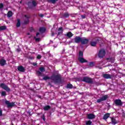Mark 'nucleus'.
<instances>
[{
  "mask_svg": "<svg viewBox=\"0 0 125 125\" xmlns=\"http://www.w3.org/2000/svg\"><path fill=\"white\" fill-rule=\"evenodd\" d=\"M51 80L55 83H61V76L59 74L57 75L53 74L51 77Z\"/></svg>",
  "mask_w": 125,
  "mask_h": 125,
  "instance_id": "obj_1",
  "label": "nucleus"
},
{
  "mask_svg": "<svg viewBox=\"0 0 125 125\" xmlns=\"http://www.w3.org/2000/svg\"><path fill=\"white\" fill-rule=\"evenodd\" d=\"M106 54V51L104 49H101L98 52V56L99 58H103Z\"/></svg>",
  "mask_w": 125,
  "mask_h": 125,
  "instance_id": "obj_2",
  "label": "nucleus"
},
{
  "mask_svg": "<svg viewBox=\"0 0 125 125\" xmlns=\"http://www.w3.org/2000/svg\"><path fill=\"white\" fill-rule=\"evenodd\" d=\"M82 82H84L87 83H93L92 79L87 77H84L82 80Z\"/></svg>",
  "mask_w": 125,
  "mask_h": 125,
  "instance_id": "obj_3",
  "label": "nucleus"
},
{
  "mask_svg": "<svg viewBox=\"0 0 125 125\" xmlns=\"http://www.w3.org/2000/svg\"><path fill=\"white\" fill-rule=\"evenodd\" d=\"M0 87H1V88H2V89H4L6 91H7V92H9V91H10V88L8 87L7 85L5 83H1L0 84Z\"/></svg>",
  "mask_w": 125,
  "mask_h": 125,
  "instance_id": "obj_4",
  "label": "nucleus"
},
{
  "mask_svg": "<svg viewBox=\"0 0 125 125\" xmlns=\"http://www.w3.org/2000/svg\"><path fill=\"white\" fill-rule=\"evenodd\" d=\"M82 40V38L80 36H76L74 39L72 40V42H75V43H80Z\"/></svg>",
  "mask_w": 125,
  "mask_h": 125,
  "instance_id": "obj_5",
  "label": "nucleus"
},
{
  "mask_svg": "<svg viewBox=\"0 0 125 125\" xmlns=\"http://www.w3.org/2000/svg\"><path fill=\"white\" fill-rule=\"evenodd\" d=\"M108 99V96L107 95H105L104 96H103L102 98L100 99H98L97 100V103H100L102 102V101H105V100H107Z\"/></svg>",
  "mask_w": 125,
  "mask_h": 125,
  "instance_id": "obj_6",
  "label": "nucleus"
},
{
  "mask_svg": "<svg viewBox=\"0 0 125 125\" xmlns=\"http://www.w3.org/2000/svg\"><path fill=\"white\" fill-rule=\"evenodd\" d=\"M88 42H89V40L86 38H81V44H87Z\"/></svg>",
  "mask_w": 125,
  "mask_h": 125,
  "instance_id": "obj_7",
  "label": "nucleus"
},
{
  "mask_svg": "<svg viewBox=\"0 0 125 125\" xmlns=\"http://www.w3.org/2000/svg\"><path fill=\"white\" fill-rule=\"evenodd\" d=\"M114 103L115 104V106H123V103L122 101L120 99H116L114 101Z\"/></svg>",
  "mask_w": 125,
  "mask_h": 125,
  "instance_id": "obj_8",
  "label": "nucleus"
},
{
  "mask_svg": "<svg viewBox=\"0 0 125 125\" xmlns=\"http://www.w3.org/2000/svg\"><path fill=\"white\" fill-rule=\"evenodd\" d=\"M5 104L7 105L8 108H10V107H14L15 106V104L14 102L10 103L8 101H6L5 102Z\"/></svg>",
  "mask_w": 125,
  "mask_h": 125,
  "instance_id": "obj_9",
  "label": "nucleus"
},
{
  "mask_svg": "<svg viewBox=\"0 0 125 125\" xmlns=\"http://www.w3.org/2000/svg\"><path fill=\"white\" fill-rule=\"evenodd\" d=\"M95 40V41H91L90 42V45L91 46H96V45L97 44V42H99V39L98 38H96Z\"/></svg>",
  "mask_w": 125,
  "mask_h": 125,
  "instance_id": "obj_10",
  "label": "nucleus"
},
{
  "mask_svg": "<svg viewBox=\"0 0 125 125\" xmlns=\"http://www.w3.org/2000/svg\"><path fill=\"white\" fill-rule=\"evenodd\" d=\"M24 17V24H28V23H29V19L30 18V16L25 15Z\"/></svg>",
  "mask_w": 125,
  "mask_h": 125,
  "instance_id": "obj_11",
  "label": "nucleus"
},
{
  "mask_svg": "<svg viewBox=\"0 0 125 125\" xmlns=\"http://www.w3.org/2000/svg\"><path fill=\"white\" fill-rule=\"evenodd\" d=\"M110 120L111 121V124L112 125H116L118 124V122L116 120V118L115 117H111L110 118Z\"/></svg>",
  "mask_w": 125,
  "mask_h": 125,
  "instance_id": "obj_12",
  "label": "nucleus"
},
{
  "mask_svg": "<svg viewBox=\"0 0 125 125\" xmlns=\"http://www.w3.org/2000/svg\"><path fill=\"white\" fill-rule=\"evenodd\" d=\"M56 34L58 35V36L62 35V34H63V27H59L58 29V32Z\"/></svg>",
  "mask_w": 125,
  "mask_h": 125,
  "instance_id": "obj_13",
  "label": "nucleus"
},
{
  "mask_svg": "<svg viewBox=\"0 0 125 125\" xmlns=\"http://www.w3.org/2000/svg\"><path fill=\"white\" fill-rule=\"evenodd\" d=\"M87 118L89 120H92V119H95V115L93 114H87Z\"/></svg>",
  "mask_w": 125,
  "mask_h": 125,
  "instance_id": "obj_14",
  "label": "nucleus"
},
{
  "mask_svg": "<svg viewBox=\"0 0 125 125\" xmlns=\"http://www.w3.org/2000/svg\"><path fill=\"white\" fill-rule=\"evenodd\" d=\"M6 64V61L3 59L0 60V66H4Z\"/></svg>",
  "mask_w": 125,
  "mask_h": 125,
  "instance_id": "obj_15",
  "label": "nucleus"
},
{
  "mask_svg": "<svg viewBox=\"0 0 125 125\" xmlns=\"http://www.w3.org/2000/svg\"><path fill=\"white\" fill-rule=\"evenodd\" d=\"M78 60L81 63H85L87 62V61H86L85 59L83 58V57L82 58H78Z\"/></svg>",
  "mask_w": 125,
  "mask_h": 125,
  "instance_id": "obj_16",
  "label": "nucleus"
},
{
  "mask_svg": "<svg viewBox=\"0 0 125 125\" xmlns=\"http://www.w3.org/2000/svg\"><path fill=\"white\" fill-rule=\"evenodd\" d=\"M18 71H20V72H25V68L22 66H20L18 67Z\"/></svg>",
  "mask_w": 125,
  "mask_h": 125,
  "instance_id": "obj_17",
  "label": "nucleus"
},
{
  "mask_svg": "<svg viewBox=\"0 0 125 125\" xmlns=\"http://www.w3.org/2000/svg\"><path fill=\"white\" fill-rule=\"evenodd\" d=\"M103 77L104 79H111L112 75L110 74H105L103 75Z\"/></svg>",
  "mask_w": 125,
  "mask_h": 125,
  "instance_id": "obj_18",
  "label": "nucleus"
},
{
  "mask_svg": "<svg viewBox=\"0 0 125 125\" xmlns=\"http://www.w3.org/2000/svg\"><path fill=\"white\" fill-rule=\"evenodd\" d=\"M109 117H110V113H106L104 116L103 119L107 122V119H108Z\"/></svg>",
  "mask_w": 125,
  "mask_h": 125,
  "instance_id": "obj_19",
  "label": "nucleus"
},
{
  "mask_svg": "<svg viewBox=\"0 0 125 125\" xmlns=\"http://www.w3.org/2000/svg\"><path fill=\"white\" fill-rule=\"evenodd\" d=\"M44 111H48L50 109H51V106L50 105H46L43 107Z\"/></svg>",
  "mask_w": 125,
  "mask_h": 125,
  "instance_id": "obj_20",
  "label": "nucleus"
},
{
  "mask_svg": "<svg viewBox=\"0 0 125 125\" xmlns=\"http://www.w3.org/2000/svg\"><path fill=\"white\" fill-rule=\"evenodd\" d=\"M72 36H74V34H73L71 32H68L66 34V37H67L68 38H72Z\"/></svg>",
  "mask_w": 125,
  "mask_h": 125,
  "instance_id": "obj_21",
  "label": "nucleus"
},
{
  "mask_svg": "<svg viewBox=\"0 0 125 125\" xmlns=\"http://www.w3.org/2000/svg\"><path fill=\"white\" fill-rule=\"evenodd\" d=\"M12 11H9L8 13H7V17L8 18H10V17H11V16H12Z\"/></svg>",
  "mask_w": 125,
  "mask_h": 125,
  "instance_id": "obj_22",
  "label": "nucleus"
},
{
  "mask_svg": "<svg viewBox=\"0 0 125 125\" xmlns=\"http://www.w3.org/2000/svg\"><path fill=\"white\" fill-rule=\"evenodd\" d=\"M45 28L44 27H40L39 31L40 33H44V32H45Z\"/></svg>",
  "mask_w": 125,
  "mask_h": 125,
  "instance_id": "obj_23",
  "label": "nucleus"
},
{
  "mask_svg": "<svg viewBox=\"0 0 125 125\" xmlns=\"http://www.w3.org/2000/svg\"><path fill=\"white\" fill-rule=\"evenodd\" d=\"M107 61H108V62H111V63H114V60H115V59L113 58H107Z\"/></svg>",
  "mask_w": 125,
  "mask_h": 125,
  "instance_id": "obj_24",
  "label": "nucleus"
},
{
  "mask_svg": "<svg viewBox=\"0 0 125 125\" xmlns=\"http://www.w3.org/2000/svg\"><path fill=\"white\" fill-rule=\"evenodd\" d=\"M48 2H51V3H53L54 4L56 2V1H58V0H47Z\"/></svg>",
  "mask_w": 125,
  "mask_h": 125,
  "instance_id": "obj_25",
  "label": "nucleus"
},
{
  "mask_svg": "<svg viewBox=\"0 0 125 125\" xmlns=\"http://www.w3.org/2000/svg\"><path fill=\"white\" fill-rule=\"evenodd\" d=\"M83 57V52L82 51H80L79 52V58H82Z\"/></svg>",
  "mask_w": 125,
  "mask_h": 125,
  "instance_id": "obj_26",
  "label": "nucleus"
},
{
  "mask_svg": "<svg viewBox=\"0 0 125 125\" xmlns=\"http://www.w3.org/2000/svg\"><path fill=\"white\" fill-rule=\"evenodd\" d=\"M43 80H44V81H46L47 80H51V77L50 78L47 76H46L43 78Z\"/></svg>",
  "mask_w": 125,
  "mask_h": 125,
  "instance_id": "obj_27",
  "label": "nucleus"
},
{
  "mask_svg": "<svg viewBox=\"0 0 125 125\" xmlns=\"http://www.w3.org/2000/svg\"><path fill=\"white\" fill-rule=\"evenodd\" d=\"M21 26V22H20V19H18V22L17 23V27H19Z\"/></svg>",
  "mask_w": 125,
  "mask_h": 125,
  "instance_id": "obj_28",
  "label": "nucleus"
},
{
  "mask_svg": "<svg viewBox=\"0 0 125 125\" xmlns=\"http://www.w3.org/2000/svg\"><path fill=\"white\" fill-rule=\"evenodd\" d=\"M32 3L33 6H34V7L37 6V4H38V3H37V2H36V1L35 0H33L32 1Z\"/></svg>",
  "mask_w": 125,
  "mask_h": 125,
  "instance_id": "obj_29",
  "label": "nucleus"
},
{
  "mask_svg": "<svg viewBox=\"0 0 125 125\" xmlns=\"http://www.w3.org/2000/svg\"><path fill=\"white\" fill-rule=\"evenodd\" d=\"M6 26H0V31H2L3 30H6Z\"/></svg>",
  "mask_w": 125,
  "mask_h": 125,
  "instance_id": "obj_30",
  "label": "nucleus"
},
{
  "mask_svg": "<svg viewBox=\"0 0 125 125\" xmlns=\"http://www.w3.org/2000/svg\"><path fill=\"white\" fill-rule=\"evenodd\" d=\"M67 88H73V85L71 83H68L66 86Z\"/></svg>",
  "mask_w": 125,
  "mask_h": 125,
  "instance_id": "obj_31",
  "label": "nucleus"
},
{
  "mask_svg": "<svg viewBox=\"0 0 125 125\" xmlns=\"http://www.w3.org/2000/svg\"><path fill=\"white\" fill-rule=\"evenodd\" d=\"M1 96H6V92L3 91L1 92Z\"/></svg>",
  "mask_w": 125,
  "mask_h": 125,
  "instance_id": "obj_32",
  "label": "nucleus"
},
{
  "mask_svg": "<svg viewBox=\"0 0 125 125\" xmlns=\"http://www.w3.org/2000/svg\"><path fill=\"white\" fill-rule=\"evenodd\" d=\"M89 67H94V63L93 62H91L89 63V65H88Z\"/></svg>",
  "mask_w": 125,
  "mask_h": 125,
  "instance_id": "obj_33",
  "label": "nucleus"
},
{
  "mask_svg": "<svg viewBox=\"0 0 125 125\" xmlns=\"http://www.w3.org/2000/svg\"><path fill=\"white\" fill-rule=\"evenodd\" d=\"M32 3V1H29L27 2V5L28 6V7L30 8H32V6L31 5V4Z\"/></svg>",
  "mask_w": 125,
  "mask_h": 125,
  "instance_id": "obj_34",
  "label": "nucleus"
},
{
  "mask_svg": "<svg viewBox=\"0 0 125 125\" xmlns=\"http://www.w3.org/2000/svg\"><path fill=\"white\" fill-rule=\"evenodd\" d=\"M63 16L64 17H65L66 18H67V17H68L69 16V13H65L63 14Z\"/></svg>",
  "mask_w": 125,
  "mask_h": 125,
  "instance_id": "obj_35",
  "label": "nucleus"
},
{
  "mask_svg": "<svg viewBox=\"0 0 125 125\" xmlns=\"http://www.w3.org/2000/svg\"><path fill=\"white\" fill-rule=\"evenodd\" d=\"M91 124H92V122L89 120L86 122V125H90Z\"/></svg>",
  "mask_w": 125,
  "mask_h": 125,
  "instance_id": "obj_36",
  "label": "nucleus"
},
{
  "mask_svg": "<svg viewBox=\"0 0 125 125\" xmlns=\"http://www.w3.org/2000/svg\"><path fill=\"white\" fill-rule=\"evenodd\" d=\"M39 69H40V71L41 72H44V71H45V70L44 69V68L43 67H40V68H39Z\"/></svg>",
  "mask_w": 125,
  "mask_h": 125,
  "instance_id": "obj_37",
  "label": "nucleus"
},
{
  "mask_svg": "<svg viewBox=\"0 0 125 125\" xmlns=\"http://www.w3.org/2000/svg\"><path fill=\"white\" fill-rule=\"evenodd\" d=\"M36 42H40L41 41V38H36V37L34 38Z\"/></svg>",
  "mask_w": 125,
  "mask_h": 125,
  "instance_id": "obj_38",
  "label": "nucleus"
},
{
  "mask_svg": "<svg viewBox=\"0 0 125 125\" xmlns=\"http://www.w3.org/2000/svg\"><path fill=\"white\" fill-rule=\"evenodd\" d=\"M37 75H39V76H40V75H42V72L41 71H38L37 72Z\"/></svg>",
  "mask_w": 125,
  "mask_h": 125,
  "instance_id": "obj_39",
  "label": "nucleus"
},
{
  "mask_svg": "<svg viewBox=\"0 0 125 125\" xmlns=\"http://www.w3.org/2000/svg\"><path fill=\"white\" fill-rule=\"evenodd\" d=\"M3 7V4L0 3V9H1Z\"/></svg>",
  "mask_w": 125,
  "mask_h": 125,
  "instance_id": "obj_40",
  "label": "nucleus"
},
{
  "mask_svg": "<svg viewBox=\"0 0 125 125\" xmlns=\"http://www.w3.org/2000/svg\"><path fill=\"white\" fill-rule=\"evenodd\" d=\"M37 59H41L42 58V56L41 55H38L37 57Z\"/></svg>",
  "mask_w": 125,
  "mask_h": 125,
  "instance_id": "obj_41",
  "label": "nucleus"
},
{
  "mask_svg": "<svg viewBox=\"0 0 125 125\" xmlns=\"http://www.w3.org/2000/svg\"><path fill=\"white\" fill-rule=\"evenodd\" d=\"M32 65H33V66H37V65H38V63L36 62H34L32 63Z\"/></svg>",
  "mask_w": 125,
  "mask_h": 125,
  "instance_id": "obj_42",
  "label": "nucleus"
},
{
  "mask_svg": "<svg viewBox=\"0 0 125 125\" xmlns=\"http://www.w3.org/2000/svg\"><path fill=\"white\" fill-rule=\"evenodd\" d=\"M42 119L43 121H45V117L44 116V115H43L42 116Z\"/></svg>",
  "mask_w": 125,
  "mask_h": 125,
  "instance_id": "obj_43",
  "label": "nucleus"
},
{
  "mask_svg": "<svg viewBox=\"0 0 125 125\" xmlns=\"http://www.w3.org/2000/svg\"><path fill=\"white\" fill-rule=\"evenodd\" d=\"M0 116H2V111L1 110H0Z\"/></svg>",
  "mask_w": 125,
  "mask_h": 125,
  "instance_id": "obj_44",
  "label": "nucleus"
},
{
  "mask_svg": "<svg viewBox=\"0 0 125 125\" xmlns=\"http://www.w3.org/2000/svg\"><path fill=\"white\" fill-rule=\"evenodd\" d=\"M40 17H42L43 16V14H41L40 15Z\"/></svg>",
  "mask_w": 125,
  "mask_h": 125,
  "instance_id": "obj_45",
  "label": "nucleus"
},
{
  "mask_svg": "<svg viewBox=\"0 0 125 125\" xmlns=\"http://www.w3.org/2000/svg\"><path fill=\"white\" fill-rule=\"evenodd\" d=\"M82 18L84 19V18H85V16L83 15V16H82Z\"/></svg>",
  "mask_w": 125,
  "mask_h": 125,
  "instance_id": "obj_46",
  "label": "nucleus"
},
{
  "mask_svg": "<svg viewBox=\"0 0 125 125\" xmlns=\"http://www.w3.org/2000/svg\"><path fill=\"white\" fill-rule=\"evenodd\" d=\"M39 35H40V33H37L36 34L37 37H38V36H39Z\"/></svg>",
  "mask_w": 125,
  "mask_h": 125,
  "instance_id": "obj_47",
  "label": "nucleus"
},
{
  "mask_svg": "<svg viewBox=\"0 0 125 125\" xmlns=\"http://www.w3.org/2000/svg\"><path fill=\"white\" fill-rule=\"evenodd\" d=\"M52 37H53V36H54V33H53V32L52 33Z\"/></svg>",
  "mask_w": 125,
  "mask_h": 125,
  "instance_id": "obj_48",
  "label": "nucleus"
},
{
  "mask_svg": "<svg viewBox=\"0 0 125 125\" xmlns=\"http://www.w3.org/2000/svg\"><path fill=\"white\" fill-rule=\"evenodd\" d=\"M17 51H19V52L20 51V50H19V49H17Z\"/></svg>",
  "mask_w": 125,
  "mask_h": 125,
  "instance_id": "obj_49",
  "label": "nucleus"
},
{
  "mask_svg": "<svg viewBox=\"0 0 125 125\" xmlns=\"http://www.w3.org/2000/svg\"><path fill=\"white\" fill-rule=\"evenodd\" d=\"M22 3V1H21V2H20V3Z\"/></svg>",
  "mask_w": 125,
  "mask_h": 125,
  "instance_id": "obj_50",
  "label": "nucleus"
}]
</instances>
